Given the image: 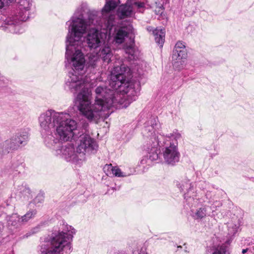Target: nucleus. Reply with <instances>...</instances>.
Masks as SVG:
<instances>
[{
  "label": "nucleus",
  "instance_id": "16",
  "mask_svg": "<svg viewBox=\"0 0 254 254\" xmlns=\"http://www.w3.org/2000/svg\"><path fill=\"white\" fill-rule=\"evenodd\" d=\"M17 193L19 198L22 200H28L33 197L32 191L26 184L18 187Z\"/></svg>",
  "mask_w": 254,
  "mask_h": 254
},
{
  "label": "nucleus",
  "instance_id": "14",
  "mask_svg": "<svg viewBox=\"0 0 254 254\" xmlns=\"http://www.w3.org/2000/svg\"><path fill=\"white\" fill-rule=\"evenodd\" d=\"M117 15L120 19H123L131 16L132 13V5L128 4L121 5L117 10Z\"/></svg>",
  "mask_w": 254,
  "mask_h": 254
},
{
  "label": "nucleus",
  "instance_id": "5",
  "mask_svg": "<svg viewBox=\"0 0 254 254\" xmlns=\"http://www.w3.org/2000/svg\"><path fill=\"white\" fill-rule=\"evenodd\" d=\"M63 141H59V144H55L53 147H50L55 150V154L64 158L67 162L77 163L79 160H83L77 150L75 151L74 145L71 143H67L64 145H61Z\"/></svg>",
  "mask_w": 254,
  "mask_h": 254
},
{
  "label": "nucleus",
  "instance_id": "11",
  "mask_svg": "<svg viewBox=\"0 0 254 254\" xmlns=\"http://www.w3.org/2000/svg\"><path fill=\"white\" fill-rule=\"evenodd\" d=\"M177 185L181 191H187V192L184 194L185 199L188 200L189 198H191V197L194 199V196H195V195L193 194L191 195L190 194L191 192L194 193L193 191H192L193 190V185L191 183H189V181L188 180L186 177H185V179L182 181L181 183H179Z\"/></svg>",
  "mask_w": 254,
  "mask_h": 254
},
{
  "label": "nucleus",
  "instance_id": "9",
  "mask_svg": "<svg viewBox=\"0 0 254 254\" xmlns=\"http://www.w3.org/2000/svg\"><path fill=\"white\" fill-rule=\"evenodd\" d=\"M187 57V51L184 42H178L174 47L173 51L172 59H186Z\"/></svg>",
  "mask_w": 254,
  "mask_h": 254
},
{
  "label": "nucleus",
  "instance_id": "4",
  "mask_svg": "<svg viewBox=\"0 0 254 254\" xmlns=\"http://www.w3.org/2000/svg\"><path fill=\"white\" fill-rule=\"evenodd\" d=\"M76 230L64 221L54 226L38 247L39 254H70L72 251L71 242Z\"/></svg>",
  "mask_w": 254,
  "mask_h": 254
},
{
  "label": "nucleus",
  "instance_id": "29",
  "mask_svg": "<svg viewBox=\"0 0 254 254\" xmlns=\"http://www.w3.org/2000/svg\"><path fill=\"white\" fill-rule=\"evenodd\" d=\"M133 5H136L138 8H143L144 7V3L143 2H136L134 1Z\"/></svg>",
  "mask_w": 254,
  "mask_h": 254
},
{
  "label": "nucleus",
  "instance_id": "18",
  "mask_svg": "<svg viewBox=\"0 0 254 254\" xmlns=\"http://www.w3.org/2000/svg\"><path fill=\"white\" fill-rule=\"evenodd\" d=\"M8 225H11L15 228H18L24 225V222H22V217H19L17 214H13L11 216L7 217Z\"/></svg>",
  "mask_w": 254,
  "mask_h": 254
},
{
  "label": "nucleus",
  "instance_id": "3",
  "mask_svg": "<svg viewBox=\"0 0 254 254\" xmlns=\"http://www.w3.org/2000/svg\"><path fill=\"white\" fill-rule=\"evenodd\" d=\"M70 106L64 112H58L49 109L41 114L38 118L40 131L44 142L48 147H53L59 141H71L76 140L77 124L71 118L75 111Z\"/></svg>",
  "mask_w": 254,
  "mask_h": 254
},
{
  "label": "nucleus",
  "instance_id": "7",
  "mask_svg": "<svg viewBox=\"0 0 254 254\" xmlns=\"http://www.w3.org/2000/svg\"><path fill=\"white\" fill-rule=\"evenodd\" d=\"M74 141H78L77 146V152L79 153L83 159H84V155L89 154L94 151L96 152L98 145L96 141L89 135L87 134H77V137Z\"/></svg>",
  "mask_w": 254,
  "mask_h": 254
},
{
  "label": "nucleus",
  "instance_id": "34",
  "mask_svg": "<svg viewBox=\"0 0 254 254\" xmlns=\"http://www.w3.org/2000/svg\"><path fill=\"white\" fill-rule=\"evenodd\" d=\"M248 249H243V250H242V253H243V254H245V253H246L248 252Z\"/></svg>",
  "mask_w": 254,
  "mask_h": 254
},
{
  "label": "nucleus",
  "instance_id": "30",
  "mask_svg": "<svg viewBox=\"0 0 254 254\" xmlns=\"http://www.w3.org/2000/svg\"><path fill=\"white\" fill-rule=\"evenodd\" d=\"M152 117H153V116L151 115V116L149 117V119H148V120H147L145 122V123L146 122H147L148 120H150V119ZM154 117H156V116H154ZM156 117L158 118V117H157V116H156ZM157 121H158V119H157ZM158 124H160V123H159V121H158ZM159 125H160V124H159ZM160 127V126L159 127V128H156V129H154V133H153V134H152V135H155V137H156V138H157L158 136H159L160 135H162L161 134H159V135H156V133H155V132H156V131H157V133H158V131H157V130H158V129H159V128Z\"/></svg>",
  "mask_w": 254,
  "mask_h": 254
},
{
  "label": "nucleus",
  "instance_id": "36",
  "mask_svg": "<svg viewBox=\"0 0 254 254\" xmlns=\"http://www.w3.org/2000/svg\"><path fill=\"white\" fill-rule=\"evenodd\" d=\"M109 185H110V184H108V183H107V184H106V185H107V186H109Z\"/></svg>",
  "mask_w": 254,
  "mask_h": 254
},
{
  "label": "nucleus",
  "instance_id": "23",
  "mask_svg": "<svg viewBox=\"0 0 254 254\" xmlns=\"http://www.w3.org/2000/svg\"><path fill=\"white\" fill-rule=\"evenodd\" d=\"M37 213V211L36 209H30L22 217V222H24V224H26L29 220L34 219Z\"/></svg>",
  "mask_w": 254,
  "mask_h": 254
},
{
  "label": "nucleus",
  "instance_id": "1",
  "mask_svg": "<svg viewBox=\"0 0 254 254\" xmlns=\"http://www.w3.org/2000/svg\"><path fill=\"white\" fill-rule=\"evenodd\" d=\"M97 11L90 10L86 3H82L66 22L68 33L65 40L64 63L65 67L71 69L65 81V88L73 93L80 90L75 99V104L76 108L89 121L107 118L110 115L108 110L111 107L127 108L131 101L136 99L140 90V81L130 79V69L122 64L115 66L112 71L109 85L112 89L98 86L95 91V103L91 105V92L85 87L83 80L85 66L87 71L94 72L100 58L108 64L113 57V52L111 46L105 44L96 54L89 55L85 64L84 55L76 46L86 32L88 26L97 24Z\"/></svg>",
  "mask_w": 254,
  "mask_h": 254
},
{
  "label": "nucleus",
  "instance_id": "17",
  "mask_svg": "<svg viewBox=\"0 0 254 254\" xmlns=\"http://www.w3.org/2000/svg\"><path fill=\"white\" fill-rule=\"evenodd\" d=\"M209 209L210 207L209 206L206 205H201V207L196 209L192 214V217L196 220L202 219L209 215Z\"/></svg>",
  "mask_w": 254,
  "mask_h": 254
},
{
  "label": "nucleus",
  "instance_id": "2",
  "mask_svg": "<svg viewBox=\"0 0 254 254\" xmlns=\"http://www.w3.org/2000/svg\"><path fill=\"white\" fill-rule=\"evenodd\" d=\"M159 127L157 118L154 116L144 124L141 133L144 140L143 148L146 151L147 155L142 157L133 169V173L141 174L146 173L151 162L159 158L160 148L162 147L163 156L166 164L174 166L179 161L180 153L178 148V140L182 137L181 134L177 129H175L168 135H160L156 138L155 135L152 134L154 133V129Z\"/></svg>",
  "mask_w": 254,
  "mask_h": 254
},
{
  "label": "nucleus",
  "instance_id": "25",
  "mask_svg": "<svg viewBox=\"0 0 254 254\" xmlns=\"http://www.w3.org/2000/svg\"><path fill=\"white\" fill-rule=\"evenodd\" d=\"M173 60L174 61L173 65L175 70H180L184 68L186 59L177 58Z\"/></svg>",
  "mask_w": 254,
  "mask_h": 254
},
{
  "label": "nucleus",
  "instance_id": "27",
  "mask_svg": "<svg viewBox=\"0 0 254 254\" xmlns=\"http://www.w3.org/2000/svg\"><path fill=\"white\" fill-rule=\"evenodd\" d=\"M44 192L43 191H40V192L36 196L34 200L36 202H43L44 200Z\"/></svg>",
  "mask_w": 254,
  "mask_h": 254
},
{
  "label": "nucleus",
  "instance_id": "26",
  "mask_svg": "<svg viewBox=\"0 0 254 254\" xmlns=\"http://www.w3.org/2000/svg\"><path fill=\"white\" fill-rule=\"evenodd\" d=\"M17 166H13V165L8 164L5 166L4 169V173L8 174V175H17Z\"/></svg>",
  "mask_w": 254,
  "mask_h": 254
},
{
  "label": "nucleus",
  "instance_id": "19",
  "mask_svg": "<svg viewBox=\"0 0 254 254\" xmlns=\"http://www.w3.org/2000/svg\"><path fill=\"white\" fill-rule=\"evenodd\" d=\"M105 175H123V172L118 166H113L112 164H106L103 168Z\"/></svg>",
  "mask_w": 254,
  "mask_h": 254
},
{
  "label": "nucleus",
  "instance_id": "21",
  "mask_svg": "<svg viewBox=\"0 0 254 254\" xmlns=\"http://www.w3.org/2000/svg\"><path fill=\"white\" fill-rule=\"evenodd\" d=\"M125 51L130 60H135L137 58L138 51L132 45L127 46L125 48Z\"/></svg>",
  "mask_w": 254,
  "mask_h": 254
},
{
  "label": "nucleus",
  "instance_id": "24",
  "mask_svg": "<svg viewBox=\"0 0 254 254\" xmlns=\"http://www.w3.org/2000/svg\"><path fill=\"white\" fill-rule=\"evenodd\" d=\"M227 226L228 235L230 236H234L238 232L239 227L240 226V224L238 221L236 222L231 221L228 223Z\"/></svg>",
  "mask_w": 254,
  "mask_h": 254
},
{
  "label": "nucleus",
  "instance_id": "32",
  "mask_svg": "<svg viewBox=\"0 0 254 254\" xmlns=\"http://www.w3.org/2000/svg\"><path fill=\"white\" fill-rule=\"evenodd\" d=\"M133 2V0H127V4L132 5Z\"/></svg>",
  "mask_w": 254,
  "mask_h": 254
},
{
  "label": "nucleus",
  "instance_id": "6",
  "mask_svg": "<svg viewBox=\"0 0 254 254\" xmlns=\"http://www.w3.org/2000/svg\"><path fill=\"white\" fill-rule=\"evenodd\" d=\"M105 38L106 33L96 28H92L88 31L84 37V42L90 51L98 52L103 45L109 44L105 42Z\"/></svg>",
  "mask_w": 254,
  "mask_h": 254
},
{
  "label": "nucleus",
  "instance_id": "13",
  "mask_svg": "<svg viewBox=\"0 0 254 254\" xmlns=\"http://www.w3.org/2000/svg\"><path fill=\"white\" fill-rule=\"evenodd\" d=\"M9 83L8 79L0 73V95L6 96L12 93V90L9 87Z\"/></svg>",
  "mask_w": 254,
  "mask_h": 254
},
{
  "label": "nucleus",
  "instance_id": "8",
  "mask_svg": "<svg viewBox=\"0 0 254 254\" xmlns=\"http://www.w3.org/2000/svg\"><path fill=\"white\" fill-rule=\"evenodd\" d=\"M19 147L27 144L29 140V132L28 128L17 129L15 134L12 136Z\"/></svg>",
  "mask_w": 254,
  "mask_h": 254
},
{
  "label": "nucleus",
  "instance_id": "22",
  "mask_svg": "<svg viewBox=\"0 0 254 254\" xmlns=\"http://www.w3.org/2000/svg\"><path fill=\"white\" fill-rule=\"evenodd\" d=\"M117 6L118 3L116 1L109 0L106 1V4L102 9V11L103 13H109L115 9Z\"/></svg>",
  "mask_w": 254,
  "mask_h": 254
},
{
  "label": "nucleus",
  "instance_id": "28",
  "mask_svg": "<svg viewBox=\"0 0 254 254\" xmlns=\"http://www.w3.org/2000/svg\"><path fill=\"white\" fill-rule=\"evenodd\" d=\"M123 177V176H115V177ZM114 176H108V175H107V176H103V177H102V180H108V181H112V180H114L113 179V178H114Z\"/></svg>",
  "mask_w": 254,
  "mask_h": 254
},
{
  "label": "nucleus",
  "instance_id": "20",
  "mask_svg": "<svg viewBox=\"0 0 254 254\" xmlns=\"http://www.w3.org/2000/svg\"><path fill=\"white\" fill-rule=\"evenodd\" d=\"M230 241H227L225 244L217 247L212 254H230Z\"/></svg>",
  "mask_w": 254,
  "mask_h": 254
},
{
  "label": "nucleus",
  "instance_id": "37",
  "mask_svg": "<svg viewBox=\"0 0 254 254\" xmlns=\"http://www.w3.org/2000/svg\"><path fill=\"white\" fill-rule=\"evenodd\" d=\"M253 250L254 251V248H253Z\"/></svg>",
  "mask_w": 254,
  "mask_h": 254
},
{
  "label": "nucleus",
  "instance_id": "35",
  "mask_svg": "<svg viewBox=\"0 0 254 254\" xmlns=\"http://www.w3.org/2000/svg\"><path fill=\"white\" fill-rule=\"evenodd\" d=\"M154 29H153V28L151 27H148L147 28V30L149 31H152Z\"/></svg>",
  "mask_w": 254,
  "mask_h": 254
},
{
  "label": "nucleus",
  "instance_id": "31",
  "mask_svg": "<svg viewBox=\"0 0 254 254\" xmlns=\"http://www.w3.org/2000/svg\"><path fill=\"white\" fill-rule=\"evenodd\" d=\"M163 7V6H162L161 7H160V8H159V10H158V13H157V14H160L161 15H162V13L163 12V9L164 8H162Z\"/></svg>",
  "mask_w": 254,
  "mask_h": 254
},
{
  "label": "nucleus",
  "instance_id": "10",
  "mask_svg": "<svg viewBox=\"0 0 254 254\" xmlns=\"http://www.w3.org/2000/svg\"><path fill=\"white\" fill-rule=\"evenodd\" d=\"M19 147L18 144L12 136L1 144V154L3 155L7 154L11 151L17 150Z\"/></svg>",
  "mask_w": 254,
  "mask_h": 254
},
{
  "label": "nucleus",
  "instance_id": "15",
  "mask_svg": "<svg viewBox=\"0 0 254 254\" xmlns=\"http://www.w3.org/2000/svg\"><path fill=\"white\" fill-rule=\"evenodd\" d=\"M153 34L156 43L160 47L162 48L165 42V29L157 27L153 30Z\"/></svg>",
  "mask_w": 254,
  "mask_h": 254
},
{
  "label": "nucleus",
  "instance_id": "12",
  "mask_svg": "<svg viewBox=\"0 0 254 254\" xmlns=\"http://www.w3.org/2000/svg\"><path fill=\"white\" fill-rule=\"evenodd\" d=\"M128 34L129 31L127 27L115 28L113 33L114 41L117 44H122Z\"/></svg>",
  "mask_w": 254,
  "mask_h": 254
},
{
  "label": "nucleus",
  "instance_id": "33",
  "mask_svg": "<svg viewBox=\"0 0 254 254\" xmlns=\"http://www.w3.org/2000/svg\"><path fill=\"white\" fill-rule=\"evenodd\" d=\"M210 192H208L207 191L206 193V196L207 198L208 199H210L211 198V196H210Z\"/></svg>",
  "mask_w": 254,
  "mask_h": 254
}]
</instances>
